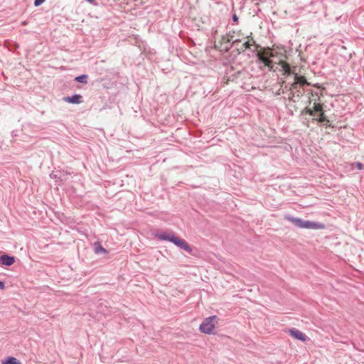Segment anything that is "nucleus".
<instances>
[{
  "label": "nucleus",
  "mask_w": 364,
  "mask_h": 364,
  "mask_svg": "<svg viewBox=\"0 0 364 364\" xmlns=\"http://www.w3.org/2000/svg\"><path fill=\"white\" fill-rule=\"evenodd\" d=\"M294 82L291 85V89H295L296 85H304L308 84L306 78L303 76H298L297 74H294Z\"/></svg>",
  "instance_id": "6e6552de"
},
{
  "label": "nucleus",
  "mask_w": 364,
  "mask_h": 364,
  "mask_svg": "<svg viewBox=\"0 0 364 364\" xmlns=\"http://www.w3.org/2000/svg\"><path fill=\"white\" fill-rule=\"evenodd\" d=\"M5 289V284L3 282L0 281V289L4 290Z\"/></svg>",
  "instance_id": "f3484780"
},
{
  "label": "nucleus",
  "mask_w": 364,
  "mask_h": 364,
  "mask_svg": "<svg viewBox=\"0 0 364 364\" xmlns=\"http://www.w3.org/2000/svg\"><path fill=\"white\" fill-rule=\"evenodd\" d=\"M233 20L235 21H236L237 20V17L235 15L233 16Z\"/></svg>",
  "instance_id": "6ab92c4d"
},
{
  "label": "nucleus",
  "mask_w": 364,
  "mask_h": 364,
  "mask_svg": "<svg viewBox=\"0 0 364 364\" xmlns=\"http://www.w3.org/2000/svg\"><path fill=\"white\" fill-rule=\"evenodd\" d=\"M263 53H264L266 56H267V58H269V57L273 56V53H272V50H271L270 49H268V50H267L264 51V52H263Z\"/></svg>",
  "instance_id": "4468645a"
},
{
  "label": "nucleus",
  "mask_w": 364,
  "mask_h": 364,
  "mask_svg": "<svg viewBox=\"0 0 364 364\" xmlns=\"http://www.w3.org/2000/svg\"><path fill=\"white\" fill-rule=\"evenodd\" d=\"M279 65L281 66V68H282V71L284 72V75H289L291 73V70H290V67H289V64L281 60L279 62Z\"/></svg>",
  "instance_id": "9b49d317"
},
{
  "label": "nucleus",
  "mask_w": 364,
  "mask_h": 364,
  "mask_svg": "<svg viewBox=\"0 0 364 364\" xmlns=\"http://www.w3.org/2000/svg\"><path fill=\"white\" fill-rule=\"evenodd\" d=\"M156 237L163 241H168L173 244H174L178 248L191 253L192 252V248L188 245V244L184 240L177 237L173 234H170L167 232H161L156 235Z\"/></svg>",
  "instance_id": "7ed1b4c3"
},
{
  "label": "nucleus",
  "mask_w": 364,
  "mask_h": 364,
  "mask_svg": "<svg viewBox=\"0 0 364 364\" xmlns=\"http://www.w3.org/2000/svg\"><path fill=\"white\" fill-rule=\"evenodd\" d=\"M63 101L73 105H79L82 102V97L81 95L75 94L72 96L65 97Z\"/></svg>",
  "instance_id": "423d86ee"
},
{
  "label": "nucleus",
  "mask_w": 364,
  "mask_h": 364,
  "mask_svg": "<svg viewBox=\"0 0 364 364\" xmlns=\"http://www.w3.org/2000/svg\"><path fill=\"white\" fill-rule=\"evenodd\" d=\"M259 60L264 64L265 66L268 67L270 70L272 69V61L266 56L263 53H258L257 55Z\"/></svg>",
  "instance_id": "1a4fd4ad"
},
{
  "label": "nucleus",
  "mask_w": 364,
  "mask_h": 364,
  "mask_svg": "<svg viewBox=\"0 0 364 364\" xmlns=\"http://www.w3.org/2000/svg\"><path fill=\"white\" fill-rule=\"evenodd\" d=\"M95 251L97 254L107 253V251L104 247H102V246L99 242L95 243Z\"/></svg>",
  "instance_id": "f8f14e48"
},
{
  "label": "nucleus",
  "mask_w": 364,
  "mask_h": 364,
  "mask_svg": "<svg viewBox=\"0 0 364 364\" xmlns=\"http://www.w3.org/2000/svg\"><path fill=\"white\" fill-rule=\"evenodd\" d=\"M75 80L80 83L87 84V75H82L77 76L75 78Z\"/></svg>",
  "instance_id": "ddd939ff"
},
{
  "label": "nucleus",
  "mask_w": 364,
  "mask_h": 364,
  "mask_svg": "<svg viewBox=\"0 0 364 364\" xmlns=\"http://www.w3.org/2000/svg\"><path fill=\"white\" fill-rule=\"evenodd\" d=\"M218 321L219 318L215 315L205 318L198 327L199 331L205 335H215Z\"/></svg>",
  "instance_id": "f03ea898"
},
{
  "label": "nucleus",
  "mask_w": 364,
  "mask_h": 364,
  "mask_svg": "<svg viewBox=\"0 0 364 364\" xmlns=\"http://www.w3.org/2000/svg\"><path fill=\"white\" fill-rule=\"evenodd\" d=\"M289 335L296 340L305 342L307 340V337L301 331L296 328H291L288 331Z\"/></svg>",
  "instance_id": "39448f33"
},
{
  "label": "nucleus",
  "mask_w": 364,
  "mask_h": 364,
  "mask_svg": "<svg viewBox=\"0 0 364 364\" xmlns=\"http://www.w3.org/2000/svg\"><path fill=\"white\" fill-rule=\"evenodd\" d=\"M86 1L90 2V3H91V4H92L94 2V0H86Z\"/></svg>",
  "instance_id": "aec40b11"
},
{
  "label": "nucleus",
  "mask_w": 364,
  "mask_h": 364,
  "mask_svg": "<svg viewBox=\"0 0 364 364\" xmlns=\"http://www.w3.org/2000/svg\"><path fill=\"white\" fill-rule=\"evenodd\" d=\"M284 218L291 222L295 226L302 229L323 230L325 228V225L318 222L304 220L301 218H295L289 215H286Z\"/></svg>",
  "instance_id": "f257e3e1"
},
{
  "label": "nucleus",
  "mask_w": 364,
  "mask_h": 364,
  "mask_svg": "<svg viewBox=\"0 0 364 364\" xmlns=\"http://www.w3.org/2000/svg\"><path fill=\"white\" fill-rule=\"evenodd\" d=\"M244 45H245V48H250V44L249 41H246V42H245V43H244Z\"/></svg>",
  "instance_id": "a211bd4d"
},
{
  "label": "nucleus",
  "mask_w": 364,
  "mask_h": 364,
  "mask_svg": "<svg viewBox=\"0 0 364 364\" xmlns=\"http://www.w3.org/2000/svg\"><path fill=\"white\" fill-rule=\"evenodd\" d=\"M46 0H35L34 1V6H38L40 5H41L43 3L45 2Z\"/></svg>",
  "instance_id": "2eb2a0df"
},
{
  "label": "nucleus",
  "mask_w": 364,
  "mask_h": 364,
  "mask_svg": "<svg viewBox=\"0 0 364 364\" xmlns=\"http://www.w3.org/2000/svg\"><path fill=\"white\" fill-rule=\"evenodd\" d=\"M305 112L311 116H314L315 112L319 113V117L317 119L319 122H328L326 119L324 113L322 109V106L320 104L314 103L312 107H306Z\"/></svg>",
  "instance_id": "20e7f679"
},
{
  "label": "nucleus",
  "mask_w": 364,
  "mask_h": 364,
  "mask_svg": "<svg viewBox=\"0 0 364 364\" xmlns=\"http://www.w3.org/2000/svg\"><path fill=\"white\" fill-rule=\"evenodd\" d=\"M15 262V257L8 255L0 256V263L4 266H11Z\"/></svg>",
  "instance_id": "0eeeda50"
},
{
  "label": "nucleus",
  "mask_w": 364,
  "mask_h": 364,
  "mask_svg": "<svg viewBox=\"0 0 364 364\" xmlns=\"http://www.w3.org/2000/svg\"><path fill=\"white\" fill-rule=\"evenodd\" d=\"M1 364H21L15 357L9 356L1 360Z\"/></svg>",
  "instance_id": "9d476101"
},
{
  "label": "nucleus",
  "mask_w": 364,
  "mask_h": 364,
  "mask_svg": "<svg viewBox=\"0 0 364 364\" xmlns=\"http://www.w3.org/2000/svg\"><path fill=\"white\" fill-rule=\"evenodd\" d=\"M355 166L359 170H362L363 168V165L360 162H356Z\"/></svg>",
  "instance_id": "dca6fc26"
}]
</instances>
